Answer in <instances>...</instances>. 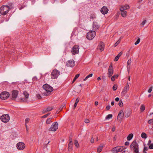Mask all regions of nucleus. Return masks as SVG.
<instances>
[{"mask_svg": "<svg viewBox=\"0 0 153 153\" xmlns=\"http://www.w3.org/2000/svg\"><path fill=\"white\" fill-rule=\"evenodd\" d=\"M113 115L112 114H108L106 117V119H109L111 118L112 117Z\"/></svg>", "mask_w": 153, "mask_h": 153, "instance_id": "f704fd0d", "label": "nucleus"}, {"mask_svg": "<svg viewBox=\"0 0 153 153\" xmlns=\"http://www.w3.org/2000/svg\"><path fill=\"white\" fill-rule=\"evenodd\" d=\"M120 39H119L115 43L114 45V46L115 47L117 46L120 42Z\"/></svg>", "mask_w": 153, "mask_h": 153, "instance_id": "c9c22d12", "label": "nucleus"}, {"mask_svg": "<svg viewBox=\"0 0 153 153\" xmlns=\"http://www.w3.org/2000/svg\"><path fill=\"white\" fill-rule=\"evenodd\" d=\"M10 96L9 92L7 91L2 92L0 94V98L2 100H5L8 98Z\"/></svg>", "mask_w": 153, "mask_h": 153, "instance_id": "0eeeda50", "label": "nucleus"}, {"mask_svg": "<svg viewBox=\"0 0 153 153\" xmlns=\"http://www.w3.org/2000/svg\"><path fill=\"white\" fill-rule=\"evenodd\" d=\"M110 107L111 106H110V105H109L106 106V109L107 110H108L109 109Z\"/></svg>", "mask_w": 153, "mask_h": 153, "instance_id": "864d4df0", "label": "nucleus"}, {"mask_svg": "<svg viewBox=\"0 0 153 153\" xmlns=\"http://www.w3.org/2000/svg\"><path fill=\"white\" fill-rule=\"evenodd\" d=\"M108 8L105 6H103L100 10L101 12L103 14H107L108 12Z\"/></svg>", "mask_w": 153, "mask_h": 153, "instance_id": "dca6fc26", "label": "nucleus"}, {"mask_svg": "<svg viewBox=\"0 0 153 153\" xmlns=\"http://www.w3.org/2000/svg\"><path fill=\"white\" fill-rule=\"evenodd\" d=\"M30 120V119L29 118H27L25 119V124L28 123Z\"/></svg>", "mask_w": 153, "mask_h": 153, "instance_id": "49530a36", "label": "nucleus"}, {"mask_svg": "<svg viewBox=\"0 0 153 153\" xmlns=\"http://www.w3.org/2000/svg\"><path fill=\"white\" fill-rule=\"evenodd\" d=\"M122 52H120L117 56L119 58L122 55Z\"/></svg>", "mask_w": 153, "mask_h": 153, "instance_id": "6e6d98bb", "label": "nucleus"}, {"mask_svg": "<svg viewBox=\"0 0 153 153\" xmlns=\"http://www.w3.org/2000/svg\"><path fill=\"white\" fill-rule=\"evenodd\" d=\"M53 108L52 107H48L46 108L47 111L48 112L51 111L53 109Z\"/></svg>", "mask_w": 153, "mask_h": 153, "instance_id": "4c0bfd02", "label": "nucleus"}, {"mask_svg": "<svg viewBox=\"0 0 153 153\" xmlns=\"http://www.w3.org/2000/svg\"><path fill=\"white\" fill-rule=\"evenodd\" d=\"M0 119L3 122L7 123L9 120L10 117L8 114H3L0 117Z\"/></svg>", "mask_w": 153, "mask_h": 153, "instance_id": "423d86ee", "label": "nucleus"}, {"mask_svg": "<svg viewBox=\"0 0 153 153\" xmlns=\"http://www.w3.org/2000/svg\"><path fill=\"white\" fill-rule=\"evenodd\" d=\"M129 142L128 141L126 142L125 143V146H128L129 145Z\"/></svg>", "mask_w": 153, "mask_h": 153, "instance_id": "680f3d73", "label": "nucleus"}, {"mask_svg": "<svg viewBox=\"0 0 153 153\" xmlns=\"http://www.w3.org/2000/svg\"><path fill=\"white\" fill-rule=\"evenodd\" d=\"M129 8V7L128 5H126L123 6H122L120 8V11H123L126 10L127 9H128Z\"/></svg>", "mask_w": 153, "mask_h": 153, "instance_id": "aec40b11", "label": "nucleus"}, {"mask_svg": "<svg viewBox=\"0 0 153 153\" xmlns=\"http://www.w3.org/2000/svg\"><path fill=\"white\" fill-rule=\"evenodd\" d=\"M60 72L56 69H53L51 73V78L52 79H57L59 75Z\"/></svg>", "mask_w": 153, "mask_h": 153, "instance_id": "20e7f679", "label": "nucleus"}, {"mask_svg": "<svg viewBox=\"0 0 153 153\" xmlns=\"http://www.w3.org/2000/svg\"><path fill=\"white\" fill-rule=\"evenodd\" d=\"M117 86L116 84H114L113 87V90L114 91H116L117 88Z\"/></svg>", "mask_w": 153, "mask_h": 153, "instance_id": "58836bf2", "label": "nucleus"}, {"mask_svg": "<svg viewBox=\"0 0 153 153\" xmlns=\"http://www.w3.org/2000/svg\"><path fill=\"white\" fill-rule=\"evenodd\" d=\"M145 107L143 105H142L140 108V111L141 112H143L145 110Z\"/></svg>", "mask_w": 153, "mask_h": 153, "instance_id": "cd10ccee", "label": "nucleus"}, {"mask_svg": "<svg viewBox=\"0 0 153 153\" xmlns=\"http://www.w3.org/2000/svg\"><path fill=\"white\" fill-rule=\"evenodd\" d=\"M119 58L117 56H116L114 58V61H117L118 60Z\"/></svg>", "mask_w": 153, "mask_h": 153, "instance_id": "4d7b16f0", "label": "nucleus"}, {"mask_svg": "<svg viewBox=\"0 0 153 153\" xmlns=\"http://www.w3.org/2000/svg\"><path fill=\"white\" fill-rule=\"evenodd\" d=\"M152 87H151L150 88L149 90H148V92L149 93H151L152 90Z\"/></svg>", "mask_w": 153, "mask_h": 153, "instance_id": "5fc2aeb1", "label": "nucleus"}, {"mask_svg": "<svg viewBox=\"0 0 153 153\" xmlns=\"http://www.w3.org/2000/svg\"><path fill=\"white\" fill-rule=\"evenodd\" d=\"M92 75H93L92 74H90L88 75L83 80L84 81L86 80L88 78L92 77Z\"/></svg>", "mask_w": 153, "mask_h": 153, "instance_id": "2f4dec72", "label": "nucleus"}, {"mask_svg": "<svg viewBox=\"0 0 153 153\" xmlns=\"http://www.w3.org/2000/svg\"><path fill=\"white\" fill-rule=\"evenodd\" d=\"M125 149L124 146H117L113 148L111 151L113 153H117L122 152Z\"/></svg>", "mask_w": 153, "mask_h": 153, "instance_id": "39448f33", "label": "nucleus"}, {"mask_svg": "<svg viewBox=\"0 0 153 153\" xmlns=\"http://www.w3.org/2000/svg\"><path fill=\"white\" fill-rule=\"evenodd\" d=\"M96 18V14L95 13L91 14L90 15V19H93Z\"/></svg>", "mask_w": 153, "mask_h": 153, "instance_id": "a878e982", "label": "nucleus"}, {"mask_svg": "<svg viewBox=\"0 0 153 153\" xmlns=\"http://www.w3.org/2000/svg\"><path fill=\"white\" fill-rule=\"evenodd\" d=\"M129 88V87L128 85V82H127L122 92V94H123V95H124L128 91Z\"/></svg>", "mask_w": 153, "mask_h": 153, "instance_id": "4468645a", "label": "nucleus"}, {"mask_svg": "<svg viewBox=\"0 0 153 153\" xmlns=\"http://www.w3.org/2000/svg\"><path fill=\"white\" fill-rule=\"evenodd\" d=\"M16 147L18 150H22L25 148V145L24 143L20 142L17 144Z\"/></svg>", "mask_w": 153, "mask_h": 153, "instance_id": "9b49d317", "label": "nucleus"}, {"mask_svg": "<svg viewBox=\"0 0 153 153\" xmlns=\"http://www.w3.org/2000/svg\"><path fill=\"white\" fill-rule=\"evenodd\" d=\"M90 141L91 143H94V138L93 137H92L91 138Z\"/></svg>", "mask_w": 153, "mask_h": 153, "instance_id": "13d9d810", "label": "nucleus"}, {"mask_svg": "<svg viewBox=\"0 0 153 153\" xmlns=\"http://www.w3.org/2000/svg\"><path fill=\"white\" fill-rule=\"evenodd\" d=\"M84 122L85 123H88L90 122V121L88 119H86L85 120Z\"/></svg>", "mask_w": 153, "mask_h": 153, "instance_id": "09e8293b", "label": "nucleus"}, {"mask_svg": "<svg viewBox=\"0 0 153 153\" xmlns=\"http://www.w3.org/2000/svg\"><path fill=\"white\" fill-rule=\"evenodd\" d=\"M48 111H47L46 109H44L42 111V113L43 114H45Z\"/></svg>", "mask_w": 153, "mask_h": 153, "instance_id": "e2e57ef3", "label": "nucleus"}, {"mask_svg": "<svg viewBox=\"0 0 153 153\" xmlns=\"http://www.w3.org/2000/svg\"><path fill=\"white\" fill-rule=\"evenodd\" d=\"M50 114V113H48L45 115H43L42 117V118H44L47 117Z\"/></svg>", "mask_w": 153, "mask_h": 153, "instance_id": "c03bdc74", "label": "nucleus"}, {"mask_svg": "<svg viewBox=\"0 0 153 153\" xmlns=\"http://www.w3.org/2000/svg\"><path fill=\"white\" fill-rule=\"evenodd\" d=\"M96 33L94 30L90 31L88 33H87V38L90 40H92L95 36Z\"/></svg>", "mask_w": 153, "mask_h": 153, "instance_id": "7ed1b4c3", "label": "nucleus"}, {"mask_svg": "<svg viewBox=\"0 0 153 153\" xmlns=\"http://www.w3.org/2000/svg\"><path fill=\"white\" fill-rule=\"evenodd\" d=\"M115 130V128L114 127L112 128V131L113 132Z\"/></svg>", "mask_w": 153, "mask_h": 153, "instance_id": "774afa93", "label": "nucleus"}, {"mask_svg": "<svg viewBox=\"0 0 153 153\" xmlns=\"http://www.w3.org/2000/svg\"><path fill=\"white\" fill-rule=\"evenodd\" d=\"M72 142H71V143H70V142L69 143L68 146V149L69 151H71L72 150Z\"/></svg>", "mask_w": 153, "mask_h": 153, "instance_id": "b1692460", "label": "nucleus"}, {"mask_svg": "<svg viewBox=\"0 0 153 153\" xmlns=\"http://www.w3.org/2000/svg\"><path fill=\"white\" fill-rule=\"evenodd\" d=\"M100 26L96 22H93V30H97L99 27Z\"/></svg>", "mask_w": 153, "mask_h": 153, "instance_id": "6ab92c4d", "label": "nucleus"}, {"mask_svg": "<svg viewBox=\"0 0 153 153\" xmlns=\"http://www.w3.org/2000/svg\"><path fill=\"white\" fill-rule=\"evenodd\" d=\"M24 6L23 5H22V6H21V7H20L19 8V9L20 10H21V9H23V8H24Z\"/></svg>", "mask_w": 153, "mask_h": 153, "instance_id": "338daca9", "label": "nucleus"}, {"mask_svg": "<svg viewBox=\"0 0 153 153\" xmlns=\"http://www.w3.org/2000/svg\"><path fill=\"white\" fill-rule=\"evenodd\" d=\"M52 119V118H49L47 119L46 121V123L48 124H50L52 122L51 121Z\"/></svg>", "mask_w": 153, "mask_h": 153, "instance_id": "473e14b6", "label": "nucleus"}, {"mask_svg": "<svg viewBox=\"0 0 153 153\" xmlns=\"http://www.w3.org/2000/svg\"><path fill=\"white\" fill-rule=\"evenodd\" d=\"M23 94L25 96V99H27L28 98L29 94L26 91H25L23 92Z\"/></svg>", "mask_w": 153, "mask_h": 153, "instance_id": "c85d7f7f", "label": "nucleus"}, {"mask_svg": "<svg viewBox=\"0 0 153 153\" xmlns=\"http://www.w3.org/2000/svg\"><path fill=\"white\" fill-rule=\"evenodd\" d=\"M149 148L150 149H153V143H152L150 145Z\"/></svg>", "mask_w": 153, "mask_h": 153, "instance_id": "8fccbe9b", "label": "nucleus"}, {"mask_svg": "<svg viewBox=\"0 0 153 153\" xmlns=\"http://www.w3.org/2000/svg\"><path fill=\"white\" fill-rule=\"evenodd\" d=\"M77 103H76L75 102V104H74V108H76V106H77Z\"/></svg>", "mask_w": 153, "mask_h": 153, "instance_id": "69168bd1", "label": "nucleus"}, {"mask_svg": "<svg viewBox=\"0 0 153 153\" xmlns=\"http://www.w3.org/2000/svg\"><path fill=\"white\" fill-rule=\"evenodd\" d=\"M75 65V62L73 59L68 61L66 62V65L68 67H73Z\"/></svg>", "mask_w": 153, "mask_h": 153, "instance_id": "ddd939ff", "label": "nucleus"}, {"mask_svg": "<svg viewBox=\"0 0 153 153\" xmlns=\"http://www.w3.org/2000/svg\"><path fill=\"white\" fill-rule=\"evenodd\" d=\"M104 44L103 42H101L99 44L97 47V49L100 51H102L104 48Z\"/></svg>", "mask_w": 153, "mask_h": 153, "instance_id": "f3484780", "label": "nucleus"}, {"mask_svg": "<svg viewBox=\"0 0 153 153\" xmlns=\"http://www.w3.org/2000/svg\"><path fill=\"white\" fill-rule=\"evenodd\" d=\"M130 148L132 150L133 149H134V152L135 153H139L138 145L136 140H134L132 142L130 145Z\"/></svg>", "mask_w": 153, "mask_h": 153, "instance_id": "f03ea898", "label": "nucleus"}, {"mask_svg": "<svg viewBox=\"0 0 153 153\" xmlns=\"http://www.w3.org/2000/svg\"><path fill=\"white\" fill-rule=\"evenodd\" d=\"M116 76L115 75H114L113 76L111 77V80L112 81H114L115 79L116 78Z\"/></svg>", "mask_w": 153, "mask_h": 153, "instance_id": "79ce46f5", "label": "nucleus"}, {"mask_svg": "<svg viewBox=\"0 0 153 153\" xmlns=\"http://www.w3.org/2000/svg\"><path fill=\"white\" fill-rule=\"evenodd\" d=\"M141 137L144 139H146L147 137V135L145 133L143 132L141 134Z\"/></svg>", "mask_w": 153, "mask_h": 153, "instance_id": "7c9ffc66", "label": "nucleus"}, {"mask_svg": "<svg viewBox=\"0 0 153 153\" xmlns=\"http://www.w3.org/2000/svg\"><path fill=\"white\" fill-rule=\"evenodd\" d=\"M116 138H117V135H115L113 138V140L114 141H115L116 140Z\"/></svg>", "mask_w": 153, "mask_h": 153, "instance_id": "bf43d9fd", "label": "nucleus"}, {"mask_svg": "<svg viewBox=\"0 0 153 153\" xmlns=\"http://www.w3.org/2000/svg\"><path fill=\"white\" fill-rule=\"evenodd\" d=\"M131 111H128L126 113L125 116L127 118L128 117L131 115Z\"/></svg>", "mask_w": 153, "mask_h": 153, "instance_id": "bb28decb", "label": "nucleus"}, {"mask_svg": "<svg viewBox=\"0 0 153 153\" xmlns=\"http://www.w3.org/2000/svg\"><path fill=\"white\" fill-rule=\"evenodd\" d=\"M79 74H76L75 76V77H74L73 81L72 82V83H73L78 78V77L79 76Z\"/></svg>", "mask_w": 153, "mask_h": 153, "instance_id": "c756f323", "label": "nucleus"}, {"mask_svg": "<svg viewBox=\"0 0 153 153\" xmlns=\"http://www.w3.org/2000/svg\"><path fill=\"white\" fill-rule=\"evenodd\" d=\"M69 142H70V143H71V142H72V134H70V136L69 137Z\"/></svg>", "mask_w": 153, "mask_h": 153, "instance_id": "e433bc0d", "label": "nucleus"}, {"mask_svg": "<svg viewBox=\"0 0 153 153\" xmlns=\"http://www.w3.org/2000/svg\"><path fill=\"white\" fill-rule=\"evenodd\" d=\"M79 46L77 45H75L72 48L71 53L74 55L77 54L79 53Z\"/></svg>", "mask_w": 153, "mask_h": 153, "instance_id": "1a4fd4ad", "label": "nucleus"}, {"mask_svg": "<svg viewBox=\"0 0 153 153\" xmlns=\"http://www.w3.org/2000/svg\"><path fill=\"white\" fill-rule=\"evenodd\" d=\"M119 106L120 107H122L123 106V102L122 101L120 100L119 102V103H118Z\"/></svg>", "mask_w": 153, "mask_h": 153, "instance_id": "a19ab883", "label": "nucleus"}, {"mask_svg": "<svg viewBox=\"0 0 153 153\" xmlns=\"http://www.w3.org/2000/svg\"><path fill=\"white\" fill-rule=\"evenodd\" d=\"M148 123L150 124H152L153 123V119H151L148 120Z\"/></svg>", "mask_w": 153, "mask_h": 153, "instance_id": "a18cd8bd", "label": "nucleus"}, {"mask_svg": "<svg viewBox=\"0 0 153 153\" xmlns=\"http://www.w3.org/2000/svg\"><path fill=\"white\" fill-rule=\"evenodd\" d=\"M133 134L131 133L129 134L127 137V140L128 141L130 140L133 138Z\"/></svg>", "mask_w": 153, "mask_h": 153, "instance_id": "393cba45", "label": "nucleus"}, {"mask_svg": "<svg viewBox=\"0 0 153 153\" xmlns=\"http://www.w3.org/2000/svg\"><path fill=\"white\" fill-rule=\"evenodd\" d=\"M32 80L33 81H37L38 80L36 76H34L32 79Z\"/></svg>", "mask_w": 153, "mask_h": 153, "instance_id": "de8ad7c7", "label": "nucleus"}, {"mask_svg": "<svg viewBox=\"0 0 153 153\" xmlns=\"http://www.w3.org/2000/svg\"><path fill=\"white\" fill-rule=\"evenodd\" d=\"M115 100L117 102H118L119 100V98L118 97H117L115 99Z\"/></svg>", "mask_w": 153, "mask_h": 153, "instance_id": "0e129e2a", "label": "nucleus"}, {"mask_svg": "<svg viewBox=\"0 0 153 153\" xmlns=\"http://www.w3.org/2000/svg\"><path fill=\"white\" fill-rule=\"evenodd\" d=\"M124 116V114L123 110H121L119 112V114L117 116V118H120V120H122L123 117Z\"/></svg>", "mask_w": 153, "mask_h": 153, "instance_id": "a211bd4d", "label": "nucleus"}, {"mask_svg": "<svg viewBox=\"0 0 153 153\" xmlns=\"http://www.w3.org/2000/svg\"><path fill=\"white\" fill-rule=\"evenodd\" d=\"M114 72V71L113 68V65L112 63H111L108 69V75L109 77H111L113 75Z\"/></svg>", "mask_w": 153, "mask_h": 153, "instance_id": "f8f14e48", "label": "nucleus"}, {"mask_svg": "<svg viewBox=\"0 0 153 153\" xmlns=\"http://www.w3.org/2000/svg\"><path fill=\"white\" fill-rule=\"evenodd\" d=\"M19 92L16 90H13L12 92V99L13 100H15L17 97Z\"/></svg>", "mask_w": 153, "mask_h": 153, "instance_id": "2eb2a0df", "label": "nucleus"}, {"mask_svg": "<svg viewBox=\"0 0 153 153\" xmlns=\"http://www.w3.org/2000/svg\"><path fill=\"white\" fill-rule=\"evenodd\" d=\"M146 22V20H144L141 24V25L143 27L144 25Z\"/></svg>", "mask_w": 153, "mask_h": 153, "instance_id": "37998d69", "label": "nucleus"}, {"mask_svg": "<svg viewBox=\"0 0 153 153\" xmlns=\"http://www.w3.org/2000/svg\"><path fill=\"white\" fill-rule=\"evenodd\" d=\"M37 97L38 99H40L42 98V97L41 96L40 94H38L37 95Z\"/></svg>", "mask_w": 153, "mask_h": 153, "instance_id": "3c124183", "label": "nucleus"}, {"mask_svg": "<svg viewBox=\"0 0 153 153\" xmlns=\"http://www.w3.org/2000/svg\"><path fill=\"white\" fill-rule=\"evenodd\" d=\"M58 124L57 122L53 123L51 125V127L49 129V131H56L58 128Z\"/></svg>", "mask_w": 153, "mask_h": 153, "instance_id": "6e6552de", "label": "nucleus"}, {"mask_svg": "<svg viewBox=\"0 0 153 153\" xmlns=\"http://www.w3.org/2000/svg\"><path fill=\"white\" fill-rule=\"evenodd\" d=\"M148 148L147 147L144 146L143 149V152H145L146 151H147L148 150Z\"/></svg>", "mask_w": 153, "mask_h": 153, "instance_id": "603ef678", "label": "nucleus"}, {"mask_svg": "<svg viewBox=\"0 0 153 153\" xmlns=\"http://www.w3.org/2000/svg\"><path fill=\"white\" fill-rule=\"evenodd\" d=\"M131 59H129L127 62V68L128 71H129V69L130 67V64L131 63Z\"/></svg>", "mask_w": 153, "mask_h": 153, "instance_id": "4be33fe9", "label": "nucleus"}, {"mask_svg": "<svg viewBox=\"0 0 153 153\" xmlns=\"http://www.w3.org/2000/svg\"><path fill=\"white\" fill-rule=\"evenodd\" d=\"M10 10V7L7 5H3L0 8V13L2 15H6Z\"/></svg>", "mask_w": 153, "mask_h": 153, "instance_id": "f257e3e1", "label": "nucleus"}, {"mask_svg": "<svg viewBox=\"0 0 153 153\" xmlns=\"http://www.w3.org/2000/svg\"><path fill=\"white\" fill-rule=\"evenodd\" d=\"M121 15L122 17H125L127 15V12L125 10L121 11Z\"/></svg>", "mask_w": 153, "mask_h": 153, "instance_id": "5701e85b", "label": "nucleus"}, {"mask_svg": "<svg viewBox=\"0 0 153 153\" xmlns=\"http://www.w3.org/2000/svg\"><path fill=\"white\" fill-rule=\"evenodd\" d=\"M140 38H138L137 39V40L136 42L134 43V44L135 45H137V44H139L140 42Z\"/></svg>", "mask_w": 153, "mask_h": 153, "instance_id": "ea45409f", "label": "nucleus"}, {"mask_svg": "<svg viewBox=\"0 0 153 153\" xmlns=\"http://www.w3.org/2000/svg\"><path fill=\"white\" fill-rule=\"evenodd\" d=\"M79 100V98H77L76 100L75 103H78Z\"/></svg>", "mask_w": 153, "mask_h": 153, "instance_id": "052dcab7", "label": "nucleus"}, {"mask_svg": "<svg viewBox=\"0 0 153 153\" xmlns=\"http://www.w3.org/2000/svg\"><path fill=\"white\" fill-rule=\"evenodd\" d=\"M104 146L103 144H101L100 146L98 147L97 149V152L98 153H100L102 149Z\"/></svg>", "mask_w": 153, "mask_h": 153, "instance_id": "412c9836", "label": "nucleus"}, {"mask_svg": "<svg viewBox=\"0 0 153 153\" xmlns=\"http://www.w3.org/2000/svg\"><path fill=\"white\" fill-rule=\"evenodd\" d=\"M42 87L47 92L52 91L53 89L52 87L47 84L43 85Z\"/></svg>", "mask_w": 153, "mask_h": 153, "instance_id": "9d476101", "label": "nucleus"}, {"mask_svg": "<svg viewBox=\"0 0 153 153\" xmlns=\"http://www.w3.org/2000/svg\"><path fill=\"white\" fill-rule=\"evenodd\" d=\"M74 144L76 148H78L79 147V144L77 140H75L74 141Z\"/></svg>", "mask_w": 153, "mask_h": 153, "instance_id": "72a5a7b5", "label": "nucleus"}]
</instances>
